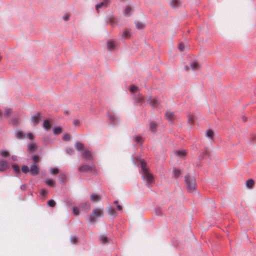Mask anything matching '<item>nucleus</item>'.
I'll list each match as a JSON object with an SVG mask.
<instances>
[{
  "mask_svg": "<svg viewBox=\"0 0 256 256\" xmlns=\"http://www.w3.org/2000/svg\"><path fill=\"white\" fill-rule=\"evenodd\" d=\"M140 174L143 180L146 182V185L148 186H151L152 184L154 182L153 176L150 172V170L146 167V162L144 160H140Z\"/></svg>",
  "mask_w": 256,
  "mask_h": 256,
  "instance_id": "1",
  "label": "nucleus"
},
{
  "mask_svg": "<svg viewBox=\"0 0 256 256\" xmlns=\"http://www.w3.org/2000/svg\"><path fill=\"white\" fill-rule=\"evenodd\" d=\"M184 179L188 191L190 192H194L196 188V180L194 178L188 174L185 176Z\"/></svg>",
  "mask_w": 256,
  "mask_h": 256,
  "instance_id": "2",
  "label": "nucleus"
},
{
  "mask_svg": "<svg viewBox=\"0 0 256 256\" xmlns=\"http://www.w3.org/2000/svg\"><path fill=\"white\" fill-rule=\"evenodd\" d=\"M103 210L96 208L93 210L92 212L90 214L89 221L91 223L96 222L95 218H98L103 214Z\"/></svg>",
  "mask_w": 256,
  "mask_h": 256,
  "instance_id": "3",
  "label": "nucleus"
},
{
  "mask_svg": "<svg viewBox=\"0 0 256 256\" xmlns=\"http://www.w3.org/2000/svg\"><path fill=\"white\" fill-rule=\"evenodd\" d=\"M94 168V166L93 164L90 165L82 164L78 168L80 172H92Z\"/></svg>",
  "mask_w": 256,
  "mask_h": 256,
  "instance_id": "4",
  "label": "nucleus"
},
{
  "mask_svg": "<svg viewBox=\"0 0 256 256\" xmlns=\"http://www.w3.org/2000/svg\"><path fill=\"white\" fill-rule=\"evenodd\" d=\"M42 118V116L39 113H37L32 116L31 117V120L33 123L34 126H36L41 120Z\"/></svg>",
  "mask_w": 256,
  "mask_h": 256,
  "instance_id": "5",
  "label": "nucleus"
},
{
  "mask_svg": "<svg viewBox=\"0 0 256 256\" xmlns=\"http://www.w3.org/2000/svg\"><path fill=\"white\" fill-rule=\"evenodd\" d=\"M151 96H150L147 99L148 102L149 103L150 106L152 108L157 107L160 104V101L158 100L157 98H154L152 100H151Z\"/></svg>",
  "mask_w": 256,
  "mask_h": 256,
  "instance_id": "6",
  "label": "nucleus"
},
{
  "mask_svg": "<svg viewBox=\"0 0 256 256\" xmlns=\"http://www.w3.org/2000/svg\"><path fill=\"white\" fill-rule=\"evenodd\" d=\"M39 172V168H38V164L36 162L33 163L31 166L30 170V174L32 176H35L38 174Z\"/></svg>",
  "mask_w": 256,
  "mask_h": 256,
  "instance_id": "7",
  "label": "nucleus"
},
{
  "mask_svg": "<svg viewBox=\"0 0 256 256\" xmlns=\"http://www.w3.org/2000/svg\"><path fill=\"white\" fill-rule=\"evenodd\" d=\"M110 2V0H103L102 2H100L96 5V9L98 12L99 9L102 7H106L108 4Z\"/></svg>",
  "mask_w": 256,
  "mask_h": 256,
  "instance_id": "8",
  "label": "nucleus"
},
{
  "mask_svg": "<svg viewBox=\"0 0 256 256\" xmlns=\"http://www.w3.org/2000/svg\"><path fill=\"white\" fill-rule=\"evenodd\" d=\"M134 101L136 103L141 106L144 102V100L142 94H138L137 95L134 96Z\"/></svg>",
  "mask_w": 256,
  "mask_h": 256,
  "instance_id": "9",
  "label": "nucleus"
},
{
  "mask_svg": "<svg viewBox=\"0 0 256 256\" xmlns=\"http://www.w3.org/2000/svg\"><path fill=\"white\" fill-rule=\"evenodd\" d=\"M108 117L110 120L112 124H116L118 121V117L116 116L114 113L108 112Z\"/></svg>",
  "mask_w": 256,
  "mask_h": 256,
  "instance_id": "10",
  "label": "nucleus"
},
{
  "mask_svg": "<svg viewBox=\"0 0 256 256\" xmlns=\"http://www.w3.org/2000/svg\"><path fill=\"white\" fill-rule=\"evenodd\" d=\"M204 156H208V157H210V156L209 150L207 148H204V150H202V152H200V154L198 156V159H199L200 161L204 159Z\"/></svg>",
  "mask_w": 256,
  "mask_h": 256,
  "instance_id": "11",
  "label": "nucleus"
},
{
  "mask_svg": "<svg viewBox=\"0 0 256 256\" xmlns=\"http://www.w3.org/2000/svg\"><path fill=\"white\" fill-rule=\"evenodd\" d=\"M37 148V145L33 142H30L28 145V150L30 152H34Z\"/></svg>",
  "mask_w": 256,
  "mask_h": 256,
  "instance_id": "12",
  "label": "nucleus"
},
{
  "mask_svg": "<svg viewBox=\"0 0 256 256\" xmlns=\"http://www.w3.org/2000/svg\"><path fill=\"white\" fill-rule=\"evenodd\" d=\"M166 118L168 120L172 122L175 118L174 112L170 110H167L166 113Z\"/></svg>",
  "mask_w": 256,
  "mask_h": 256,
  "instance_id": "13",
  "label": "nucleus"
},
{
  "mask_svg": "<svg viewBox=\"0 0 256 256\" xmlns=\"http://www.w3.org/2000/svg\"><path fill=\"white\" fill-rule=\"evenodd\" d=\"M116 45L114 41L112 40H108L107 42V48L108 50H112L116 48Z\"/></svg>",
  "mask_w": 256,
  "mask_h": 256,
  "instance_id": "14",
  "label": "nucleus"
},
{
  "mask_svg": "<svg viewBox=\"0 0 256 256\" xmlns=\"http://www.w3.org/2000/svg\"><path fill=\"white\" fill-rule=\"evenodd\" d=\"M84 158L86 160H90L92 159V156L90 151L88 150H84L82 155Z\"/></svg>",
  "mask_w": 256,
  "mask_h": 256,
  "instance_id": "15",
  "label": "nucleus"
},
{
  "mask_svg": "<svg viewBox=\"0 0 256 256\" xmlns=\"http://www.w3.org/2000/svg\"><path fill=\"white\" fill-rule=\"evenodd\" d=\"M187 153V150H181L175 151L176 154L180 157L184 156Z\"/></svg>",
  "mask_w": 256,
  "mask_h": 256,
  "instance_id": "16",
  "label": "nucleus"
},
{
  "mask_svg": "<svg viewBox=\"0 0 256 256\" xmlns=\"http://www.w3.org/2000/svg\"><path fill=\"white\" fill-rule=\"evenodd\" d=\"M101 200V198L100 195L96 194H92L90 196V200L94 202H98Z\"/></svg>",
  "mask_w": 256,
  "mask_h": 256,
  "instance_id": "17",
  "label": "nucleus"
},
{
  "mask_svg": "<svg viewBox=\"0 0 256 256\" xmlns=\"http://www.w3.org/2000/svg\"><path fill=\"white\" fill-rule=\"evenodd\" d=\"M51 127V125L50 123V122L48 120H45L43 122V128L46 130H48Z\"/></svg>",
  "mask_w": 256,
  "mask_h": 256,
  "instance_id": "18",
  "label": "nucleus"
},
{
  "mask_svg": "<svg viewBox=\"0 0 256 256\" xmlns=\"http://www.w3.org/2000/svg\"><path fill=\"white\" fill-rule=\"evenodd\" d=\"M7 162L4 160H0V172L4 170L7 168Z\"/></svg>",
  "mask_w": 256,
  "mask_h": 256,
  "instance_id": "19",
  "label": "nucleus"
},
{
  "mask_svg": "<svg viewBox=\"0 0 256 256\" xmlns=\"http://www.w3.org/2000/svg\"><path fill=\"white\" fill-rule=\"evenodd\" d=\"M180 4V0H170V4L173 8L178 7Z\"/></svg>",
  "mask_w": 256,
  "mask_h": 256,
  "instance_id": "20",
  "label": "nucleus"
},
{
  "mask_svg": "<svg viewBox=\"0 0 256 256\" xmlns=\"http://www.w3.org/2000/svg\"><path fill=\"white\" fill-rule=\"evenodd\" d=\"M134 140L136 142L137 144H142L143 142L142 138L140 136H134L133 137Z\"/></svg>",
  "mask_w": 256,
  "mask_h": 256,
  "instance_id": "21",
  "label": "nucleus"
},
{
  "mask_svg": "<svg viewBox=\"0 0 256 256\" xmlns=\"http://www.w3.org/2000/svg\"><path fill=\"white\" fill-rule=\"evenodd\" d=\"M108 213L110 215L114 217L116 216V212L112 206H109L108 208Z\"/></svg>",
  "mask_w": 256,
  "mask_h": 256,
  "instance_id": "22",
  "label": "nucleus"
},
{
  "mask_svg": "<svg viewBox=\"0 0 256 256\" xmlns=\"http://www.w3.org/2000/svg\"><path fill=\"white\" fill-rule=\"evenodd\" d=\"M54 134L57 135L62 132V128L58 126H54L52 128Z\"/></svg>",
  "mask_w": 256,
  "mask_h": 256,
  "instance_id": "23",
  "label": "nucleus"
},
{
  "mask_svg": "<svg viewBox=\"0 0 256 256\" xmlns=\"http://www.w3.org/2000/svg\"><path fill=\"white\" fill-rule=\"evenodd\" d=\"M12 112V109L10 108H6L4 110V116L5 118H8Z\"/></svg>",
  "mask_w": 256,
  "mask_h": 256,
  "instance_id": "24",
  "label": "nucleus"
},
{
  "mask_svg": "<svg viewBox=\"0 0 256 256\" xmlns=\"http://www.w3.org/2000/svg\"><path fill=\"white\" fill-rule=\"evenodd\" d=\"M74 147L78 150L84 149V145L80 142H76L74 144Z\"/></svg>",
  "mask_w": 256,
  "mask_h": 256,
  "instance_id": "25",
  "label": "nucleus"
},
{
  "mask_svg": "<svg viewBox=\"0 0 256 256\" xmlns=\"http://www.w3.org/2000/svg\"><path fill=\"white\" fill-rule=\"evenodd\" d=\"M24 132L22 131H18L16 132V137L18 139H22L24 138Z\"/></svg>",
  "mask_w": 256,
  "mask_h": 256,
  "instance_id": "26",
  "label": "nucleus"
},
{
  "mask_svg": "<svg viewBox=\"0 0 256 256\" xmlns=\"http://www.w3.org/2000/svg\"><path fill=\"white\" fill-rule=\"evenodd\" d=\"M156 124L154 122H151L150 124V130L152 132H154L156 131Z\"/></svg>",
  "mask_w": 256,
  "mask_h": 256,
  "instance_id": "27",
  "label": "nucleus"
},
{
  "mask_svg": "<svg viewBox=\"0 0 256 256\" xmlns=\"http://www.w3.org/2000/svg\"><path fill=\"white\" fill-rule=\"evenodd\" d=\"M46 183L50 186L54 187V182L52 178H46Z\"/></svg>",
  "mask_w": 256,
  "mask_h": 256,
  "instance_id": "28",
  "label": "nucleus"
},
{
  "mask_svg": "<svg viewBox=\"0 0 256 256\" xmlns=\"http://www.w3.org/2000/svg\"><path fill=\"white\" fill-rule=\"evenodd\" d=\"M246 184L248 188H251L254 184V181L252 179H248L246 181Z\"/></svg>",
  "mask_w": 256,
  "mask_h": 256,
  "instance_id": "29",
  "label": "nucleus"
},
{
  "mask_svg": "<svg viewBox=\"0 0 256 256\" xmlns=\"http://www.w3.org/2000/svg\"><path fill=\"white\" fill-rule=\"evenodd\" d=\"M198 64L195 62H193L190 64V68L192 70H194L198 67Z\"/></svg>",
  "mask_w": 256,
  "mask_h": 256,
  "instance_id": "30",
  "label": "nucleus"
},
{
  "mask_svg": "<svg viewBox=\"0 0 256 256\" xmlns=\"http://www.w3.org/2000/svg\"><path fill=\"white\" fill-rule=\"evenodd\" d=\"M100 240L102 242V243L104 244L108 242V240L107 237L104 235H102L100 236Z\"/></svg>",
  "mask_w": 256,
  "mask_h": 256,
  "instance_id": "31",
  "label": "nucleus"
},
{
  "mask_svg": "<svg viewBox=\"0 0 256 256\" xmlns=\"http://www.w3.org/2000/svg\"><path fill=\"white\" fill-rule=\"evenodd\" d=\"M132 11V8L130 6H126V9L124 12V14L126 16H130L129 14Z\"/></svg>",
  "mask_w": 256,
  "mask_h": 256,
  "instance_id": "32",
  "label": "nucleus"
},
{
  "mask_svg": "<svg viewBox=\"0 0 256 256\" xmlns=\"http://www.w3.org/2000/svg\"><path fill=\"white\" fill-rule=\"evenodd\" d=\"M173 172L176 178H178L180 174V170L176 168L173 170Z\"/></svg>",
  "mask_w": 256,
  "mask_h": 256,
  "instance_id": "33",
  "label": "nucleus"
},
{
  "mask_svg": "<svg viewBox=\"0 0 256 256\" xmlns=\"http://www.w3.org/2000/svg\"><path fill=\"white\" fill-rule=\"evenodd\" d=\"M136 28L138 30H142L144 28V24L140 22H136Z\"/></svg>",
  "mask_w": 256,
  "mask_h": 256,
  "instance_id": "34",
  "label": "nucleus"
},
{
  "mask_svg": "<svg viewBox=\"0 0 256 256\" xmlns=\"http://www.w3.org/2000/svg\"><path fill=\"white\" fill-rule=\"evenodd\" d=\"M206 136L207 137L212 139L213 137V132L211 130H208L206 132Z\"/></svg>",
  "mask_w": 256,
  "mask_h": 256,
  "instance_id": "35",
  "label": "nucleus"
},
{
  "mask_svg": "<svg viewBox=\"0 0 256 256\" xmlns=\"http://www.w3.org/2000/svg\"><path fill=\"white\" fill-rule=\"evenodd\" d=\"M0 155L3 157H7L9 156V153L7 151L2 150H0Z\"/></svg>",
  "mask_w": 256,
  "mask_h": 256,
  "instance_id": "36",
  "label": "nucleus"
},
{
  "mask_svg": "<svg viewBox=\"0 0 256 256\" xmlns=\"http://www.w3.org/2000/svg\"><path fill=\"white\" fill-rule=\"evenodd\" d=\"M59 180L62 182H64L66 180V174H60L59 175Z\"/></svg>",
  "mask_w": 256,
  "mask_h": 256,
  "instance_id": "37",
  "label": "nucleus"
},
{
  "mask_svg": "<svg viewBox=\"0 0 256 256\" xmlns=\"http://www.w3.org/2000/svg\"><path fill=\"white\" fill-rule=\"evenodd\" d=\"M12 168L14 170V172L16 173H19L20 172V168L17 164H13Z\"/></svg>",
  "mask_w": 256,
  "mask_h": 256,
  "instance_id": "38",
  "label": "nucleus"
},
{
  "mask_svg": "<svg viewBox=\"0 0 256 256\" xmlns=\"http://www.w3.org/2000/svg\"><path fill=\"white\" fill-rule=\"evenodd\" d=\"M50 172L51 174H56L58 172V169L56 168H52L50 169Z\"/></svg>",
  "mask_w": 256,
  "mask_h": 256,
  "instance_id": "39",
  "label": "nucleus"
},
{
  "mask_svg": "<svg viewBox=\"0 0 256 256\" xmlns=\"http://www.w3.org/2000/svg\"><path fill=\"white\" fill-rule=\"evenodd\" d=\"M22 170L24 173H25V174H26L28 172L30 171L29 168L26 166H22Z\"/></svg>",
  "mask_w": 256,
  "mask_h": 256,
  "instance_id": "40",
  "label": "nucleus"
},
{
  "mask_svg": "<svg viewBox=\"0 0 256 256\" xmlns=\"http://www.w3.org/2000/svg\"><path fill=\"white\" fill-rule=\"evenodd\" d=\"M48 204L50 207H54L56 205V202L53 200L51 199L48 202Z\"/></svg>",
  "mask_w": 256,
  "mask_h": 256,
  "instance_id": "41",
  "label": "nucleus"
},
{
  "mask_svg": "<svg viewBox=\"0 0 256 256\" xmlns=\"http://www.w3.org/2000/svg\"><path fill=\"white\" fill-rule=\"evenodd\" d=\"M130 36V32L128 30H125L123 32L122 36L125 38H129Z\"/></svg>",
  "mask_w": 256,
  "mask_h": 256,
  "instance_id": "42",
  "label": "nucleus"
},
{
  "mask_svg": "<svg viewBox=\"0 0 256 256\" xmlns=\"http://www.w3.org/2000/svg\"><path fill=\"white\" fill-rule=\"evenodd\" d=\"M77 240H78V238L76 236H71L70 241L72 244H76V242H77Z\"/></svg>",
  "mask_w": 256,
  "mask_h": 256,
  "instance_id": "43",
  "label": "nucleus"
},
{
  "mask_svg": "<svg viewBox=\"0 0 256 256\" xmlns=\"http://www.w3.org/2000/svg\"><path fill=\"white\" fill-rule=\"evenodd\" d=\"M138 90V87L136 86H131L130 88V92L132 93L136 92Z\"/></svg>",
  "mask_w": 256,
  "mask_h": 256,
  "instance_id": "44",
  "label": "nucleus"
},
{
  "mask_svg": "<svg viewBox=\"0 0 256 256\" xmlns=\"http://www.w3.org/2000/svg\"><path fill=\"white\" fill-rule=\"evenodd\" d=\"M194 119V116L193 115H188V122L190 124H192Z\"/></svg>",
  "mask_w": 256,
  "mask_h": 256,
  "instance_id": "45",
  "label": "nucleus"
},
{
  "mask_svg": "<svg viewBox=\"0 0 256 256\" xmlns=\"http://www.w3.org/2000/svg\"><path fill=\"white\" fill-rule=\"evenodd\" d=\"M66 152L69 154H72L74 152V151L72 148H67L66 149Z\"/></svg>",
  "mask_w": 256,
  "mask_h": 256,
  "instance_id": "46",
  "label": "nucleus"
},
{
  "mask_svg": "<svg viewBox=\"0 0 256 256\" xmlns=\"http://www.w3.org/2000/svg\"><path fill=\"white\" fill-rule=\"evenodd\" d=\"M70 14H64L62 16V18L63 20H64V21H68L70 19Z\"/></svg>",
  "mask_w": 256,
  "mask_h": 256,
  "instance_id": "47",
  "label": "nucleus"
},
{
  "mask_svg": "<svg viewBox=\"0 0 256 256\" xmlns=\"http://www.w3.org/2000/svg\"><path fill=\"white\" fill-rule=\"evenodd\" d=\"M72 212L74 214L78 215L79 214V210L77 208L73 207Z\"/></svg>",
  "mask_w": 256,
  "mask_h": 256,
  "instance_id": "48",
  "label": "nucleus"
},
{
  "mask_svg": "<svg viewBox=\"0 0 256 256\" xmlns=\"http://www.w3.org/2000/svg\"><path fill=\"white\" fill-rule=\"evenodd\" d=\"M184 46L182 43L179 44L178 46V48L180 51H181V52L183 51L184 50Z\"/></svg>",
  "mask_w": 256,
  "mask_h": 256,
  "instance_id": "49",
  "label": "nucleus"
},
{
  "mask_svg": "<svg viewBox=\"0 0 256 256\" xmlns=\"http://www.w3.org/2000/svg\"><path fill=\"white\" fill-rule=\"evenodd\" d=\"M48 192L44 189H42L40 192V194L42 196H45L48 194Z\"/></svg>",
  "mask_w": 256,
  "mask_h": 256,
  "instance_id": "50",
  "label": "nucleus"
},
{
  "mask_svg": "<svg viewBox=\"0 0 256 256\" xmlns=\"http://www.w3.org/2000/svg\"><path fill=\"white\" fill-rule=\"evenodd\" d=\"M70 140V136L68 134H66L63 136V140L65 141H68Z\"/></svg>",
  "mask_w": 256,
  "mask_h": 256,
  "instance_id": "51",
  "label": "nucleus"
},
{
  "mask_svg": "<svg viewBox=\"0 0 256 256\" xmlns=\"http://www.w3.org/2000/svg\"><path fill=\"white\" fill-rule=\"evenodd\" d=\"M156 214L158 216H160L162 214L161 210L160 208H156Z\"/></svg>",
  "mask_w": 256,
  "mask_h": 256,
  "instance_id": "52",
  "label": "nucleus"
},
{
  "mask_svg": "<svg viewBox=\"0 0 256 256\" xmlns=\"http://www.w3.org/2000/svg\"><path fill=\"white\" fill-rule=\"evenodd\" d=\"M32 160L34 161L35 162H37L39 160V158L36 155H34L32 156Z\"/></svg>",
  "mask_w": 256,
  "mask_h": 256,
  "instance_id": "53",
  "label": "nucleus"
},
{
  "mask_svg": "<svg viewBox=\"0 0 256 256\" xmlns=\"http://www.w3.org/2000/svg\"><path fill=\"white\" fill-rule=\"evenodd\" d=\"M12 123L14 125H16L18 123V118H12Z\"/></svg>",
  "mask_w": 256,
  "mask_h": 256,
  "instance_id": "54",
  "label": "nucleus"
},
{
  "mask_svg": "<svg viewBox=\"0 0 256 256\" xmlns=\"http://www.w3.org/2000/svg\"><path fill=\"white\" fill-rule=\"evenodd\" d=\"M26 138L30 140H32L34 139V136L31 133H28L26 134Z\"/></svg>",
  "mask_w": 256,
  "mask_h": 256,
  "instance_id": "55",
  "label": "nucleus"
},
{
  "mask_svg": "<svg viewBox=\"0 0 256 256\" xmlns=\"http://www.w3.org/2000/svg\"><path fill=\"white\" fill-rule=\"evenodd\" d=\"M80 122L78 120H75L73 122V124L74 126H77L80 125Z\"/></svg>",
  "mask_w": 256,
  "mask_h": 256,
  "instance_id": "56",
  "label": "nucleus"
},
{
  "mask_svg": "<svg viewBox=\"0 0 256 256\" xmlns=\"http://www.w3.org/2000/svg\"><path fill=\"white\" fill-rule=\"evenodd\" d=\"M116 209L118 210H122V206L119 204H117L116 205Z\"/></svg>",
  "mask_w": 256,
  "mask_h": 256,
  "instance_id": "57",
  "label": "nucleus"
},
{
  "mask_svg": "<svg viewBox=\"0 0 256 256\" xmlns=\"http://www.w3.org/2000/svg\"><path fill=\"white\" fill-rule=\"evenodd\" d=\"M20 187L22 190H24L26 189V186L25 184H22Z\"/></svg>",
  "mask_w": 256,
  "mask_h": 256,
  "instance_id": "58",
  "label": "nucleus"
},
{
  "mask_svg": "<svg viewBox=\"0 0 256 256\" xmlns=\"http://www.w3.org/2000/svg\"><path fill=\"white\" fill-rule=\"evenodd\" d=\"M242 118L244 122H246L247 120V118L245 116H242Z\"/></svg>",
  "mask_w": 256,
  "mask_h": 256,
  "instance_id": "59",
  "label": "nucleus"
},
{
  "mask_svg": "<svg viewBox=\"0 0 256 256\" xmlns=\"http://www.w3.org/2000/svg\"><path fill=\"white\" fill-rule=\"evenodd\" d=\"M110 24H111L112 26H114V20H110Z\"/></svg>",
  "mask_w": 256,
  "mask_h": 256,
  "instance_id": "60",
  "label": "nucleus"
},
{
  "mask_svg": "<svg viewBox=\"0 0 256 256\" xmlns=\"http://www.w3.org/2000/svg\"><path fill=\"white\" fill-rule=\"evenodd\" d=\"M184 68L186 70H187L189 69V66H185Z\"/></svg>",
  "mask_w": 256,
  "mask_h": 256,
  "instance_id": "61",
  "label": "nucleus"
},
{
  "mask_svg": "<svg viewBox=\"0 0 256 256\" xmlns=\"http://www.w3.org/2000/svg\"><path fill=\"white\" fill-rule=\"evenodd\" d=\"M118 202L117 200H115L114 202V204H118Z\"/></svg>",
  "mask_w": 256,
  "mask_h": 256,
  "instance_id": "62",
  "label": "nucleus"
},
{
  "mask_svg": "<svg viewBox=\"0 0 256 256\" xmlns=\"http://www.w3.org/2000/svg\"><path fill=\"white\" fill-rule=\"evenodd\" d=\"M64 114H68V112L67 110L64 111Z\"/></svg>",
  "mask_w": 256,
  "mask_h": 256,
  "instance_id": "63",
  "label": "nucleus"
},
{
  "mask_svg": "<svg viewBox=\"0 0 256 256\" xmlns=\"http://www.w3.org/2000/svg\"><path fill=\"white\" fill-rule=\"evenodd\" d=\"M2 115V111L0 110V116H1Z\"/></svg>",
  "mask_w": 256,
  "mask_h": 256,
  "instance_id": "64",
  "label": "nucleus"
}]
</instances>
